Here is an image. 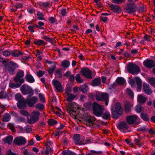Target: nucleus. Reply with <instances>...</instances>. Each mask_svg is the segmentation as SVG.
<instances>
[{"mask_svg": "<svg viewBox=\"0 0 155 155\" xmlns=\"http://www.w3.org/2000/svg\"><path fill=\"white\" fill-rule=\"evenodd\" d=\"M2 63L4 65L5 71L8 72L11 75L15 74L16 69L19 67L17 64L12 61H7L4 60Z\"/></svg>", "mask_w": 155, "mask_h": 155, "instance_id": "obj_1", "label": "nucleus"}, {"mask_svg": "<svg viewBox=\"0 0 155 155\" xmlns=\"http://www.w3.org/2000/svg\"><path fill=\"white\" fill-rule=\"evenodd\" d=\"M123 112V110L120 103H116L115 106V110L114 109H111V113L112 117L114 119H117L121 116Z\"/></svg>", "mask_w": 155, "mask_h": 155, "instance_id": "obj_2", "label": "nucleus"}, {"mask_svg": "<svg viewBox=\"0 0 155 155\" xmlns=\"http://www.w3.org/2000/svg\"><path fill=\"white\" fill-rule=\"evenodd\" d=\"M92 108L93 113L95 116L100 117L102 115L104 108L101 105L94 102L92 105Z\"/></svg>", "mask_w": 155, "mask_h": 155, "instance_id": "obj_3", "label": "nucleus"}, {"mask_svg": "<svg viewBox=\"0 0 155 155\" xmlns=\"http://www.w3.org/2000/svg\"><path fill=\"white\" fill-rule=\"evenodd\" d=\"M95 97L97 100L99 101H105V105H108L109 102V97L107 93H103L96 91Z\"/></svg>", "mask_w": 155, "mask_h": 155, "instance_id": "obj_4", "label": "nucleus"}, {"mask_svg": "<svg viewBox=\"0 0 155 155\" xmlns=\"http://www.w3.org/2000/svg\"><path fill=\"white\" fill-rule=\"evenodd\" d=\"M20 91L23 94H28L27 97H31L34 94V91L32 88L26 84H24L21 86Z\"/></svg>", "mask_w": 155, "mask_h": 155, "instance_id": "obj_5", "label": "nucleus"}, {"mask_svg": "<svg viewBox=\"0 0 155 155\" xmlns=\"http://www.w3.org/2000/svg\"><path fill=\"white\" fill-rule=\"evenodd\" d=\"M127 70L129 73L132 74L139 73L140 71L139 67L137 64L131 62L128 63L127 66Z\"/></svg>", "mask_w": 155, "mask_h": 155, "instance_id": "obj_6", "label": "nucleus"}, {"mask_svg": "<svg viewBox=\"0 0 155 155\" xmlns=\"http://www.w3.org/2000/svg\"><path fill=\"white\" fill-rule=\"evenodd\" d=\"M137 8V6L134 2L128 3L126 5L124 10L126 13L130 14L136 12Z\"/></svg>", "mask_w": 155, "mask_h": 155, "instance_id": "obj_7", "label": "nucleus"}, {"mask_svg": "<svg viewBox=\"0 0 155 155\" xmlns=\"http://www.w3.org/2000/svg\"><path fill=\"white\" fill-rule=\"evenodd\" d=\"M33 115L30 117V118L28 119V123L32 124L39 120V117L40 113L37 111H35L33 112Z\"/></svg>", "mask_w": 155, "mask_h": 155, "instance_id": "obj_8", "label": "nucleus"}, {"mask_svg": "<svg viewBox=\"0 0 155 155\" xmlns=\"http://www.w3.org/2000/svg\"><path fill=\"white\" fill-rule=\"evenodd\" d=\"M138 118L136 115H130L127 116L126 121L129 124H135V126L139 124L140 123L137 121V119Z\"/></svg>", "mask_w": 155, "mask_h": 155, "instance_id": "obj_9", "label": "nucleus"}, {"mask_svg": "<svg viewBox=\"0 0 155 155\" xmlns=\"http://www.w3.org/2000/svg\"><path fill=\"white\" fill-rule=\"evenodd\" d=\"M24 71L21 70H19L16 75L14 77L13 80L16 83L20 82L22 81L23 83L25 82L24 79L22 78L24 76Z\"/></svg>", "mask_w": 155, "mask_h": 155, "instance_id": "obj_10", "label": "nucleus"}, {"mask_svg": "<svg viewBox=\"0 0 155 155\" xmlns=\"http://www.w3.org/2000/svg\"><path fill=\"white\" fill-rule=\"evenodd\" d=\"M38 99L36 96L32 97H27L26 98V102L28 106L30 107H33L34 104L38 101Z\"/></svg>", "mask_w": 155, "mask_h": 155, "instance_id": "obj_11", "label": "nucleus"}, {"mask_svg": "<svg viewBox=\"0 0 155 155\" xmlns=\"http://www.w3.org/2000/svg\"><path fill=\"white\" fill-rule=\"evenodd\" d=\"M83 76L85 77L88 79H91L92 78V75L91 71L87 67H83L80 72Z\"/></svg>", "mask_w": 155, "mask_h": 155, "instance_id": "obj_12", "label": "nucleus"}, {"mask_svg": "<svg viewBox=\"0 0 155 155\" xmlns=\"http://www.w3.org/2000/svg\"><path fill=\"white\" fill-rule=\"evenodd\" d=\"M26 142L25 138L22 136L16 137L14 139L13 143L17 145L25 144Z\"/></svg>", "mask_w": 155, "mask_h": 155, "instance_id": "obj_13", "label": "nucleus"}, {"mask_svg": "<svg viewBox=\"0 0 155 155\" xmlns=\"http://www.w3.org/2000/svg\"><path fill=\"white\" fill-rule=\"evenodd\" d=\"M83 118L84 119L85 121L92 124L91 125V124L89 125L90 126H93V124H94V122L96 119L94 117L91 116L90 115L84 116Z\"/></svg>", "mask_w": 155, "mask_h": 155, "instance_id": "obj_14", "label": "nucleus"}, {"mask_svg": "<svg viewBox=\"0 0 155 155\" xmlns=\"http://www.w3.org/2000/svg\"><path fill=\"white\" fill-rule=\"evenodd\" d=\"M143 65L145 67L150 69L155 66V63L152 59H147L144 61Z\"/></svg>", "mask_w": 155, "mask_h": 155, "instance_id": "obj_15", "label": "nucleus"}, {"mask_svg": "<svg viewBox=\"0 0 155 155\" xmlns=\"http://www.w3.org/2000/svg\"><path fill=\"white\" fill-rule=\"evenodd\" d=\"M27 103L26 102V99L25 98L18 102L17 103V107L20 109H25L27 107Z\"/></svg>", "mask_w": 155, "mask_h": 155, "instance_id": "obj_16", "label": "nucleus"}, {"mask_svg": "<svg viewBox=\"0 0 155 155\" xmlns=\"http://www.w3.org/2000/svg\"><path fill=\"white\" fill-rule=\"evenodd\" d=\"M124 110L126 113H129L131 111V108L133 105L129 101H126L124 102Z\"/></svg>", "mask_w": 155, "mask_h": 155, "instance_id": "obj_17", "label": "nucleus"}, {"mask_svg": "<svg viewBox=\"0 0 155 155\" xmlns=\"http://www.w3.org/2000/svg\"><path fill=\"white\" fill-rule=\"evenodd\" d=\"M52 82L58 92H59L63 90V88L60 81L57 80H53Z\"/></svg>", "mask_w": 155, "mask_h": 155, "instance_id": "obj_18", "label": "nucleus"}, {"mask_svg": "<svg viewBox=\"0 0 155 155\" xmlns=\"http://www.w3.org/2000/svg\"><path fill=\"white\" fill-rule=\"evenodd\" d=\"M111 10L115 13H119L121 11V9L120 6L117 5L111 4L109 5Z\"/></svg>", "mask_w": 155, "mask_h": 155, "instance_id": "obj_19", "label": "nucleus"}, {"mask_svg": "<svg viewBox=\"0 0 155 155\" xmlns=\"http://www.w3.org/2000/svg\"><path fill=\"white\" fill-rule=\"evenodd\" d=\"M118 128L120 129H127L129 128V126L125 121H122L120 122L117 125Z\"/></svg>", "mask_w": 155, "mask_h": 155, "instance_id": "obj_20", "label": "nucleus"}, {"mask_svg": "<svg viewBox=\"0 0 155 155\" xmlns=\"http://www.w3.org/2000/svg\"><path fill=\"white\" fill-rule=\"evenodd\" d=\"M11 55L13 57H17L20 55H23L24 53L18 50H14L11 51Z\"/></svg>", "mask_w": 155, "mask_h": 155, "instance_id": "obj_21", "label": "nucleus"}, {"mask_svg": "<svg viewBox=\"0 0 155 155\" xmlns=\"http://www.w3.org/2000/svg\"><path fill=\"white\" fill-rule=\"evenodd\" d=\"M25 78L26 81L30 83H33L35 81L34 78L30 74H26L25 75Z\"/></svg>", "mask_w": 155, "mask_h": 155, "instance_id": "obj_22", "label": "nucleus"}, {"mask_svg": "<svg viewBox=\"0 0 155 155\" xmlns=\"http://www.w3.org/2000/svg\"><path fill=\"white\" fill-rule=\"evenodd\" d=\"M147 97H143L141 94H139L137 96V101L140 103L142 104L144 103L147 101Z\"/></svg>", "mask_w": 155, "mask_h": 155, "instance_id": "obj_23", "label": "nucleus"}, {"mask_svg": "<svg viewBox=\"0 0 155 155\" xmlns=\"http://www.w3.org/2000/svg\"><path fill=\"white\" fill-rule=\"evenodd\" d=\"M34 44L35 45H42L45 46L46 45V44L44 41L41 39H35L34 41Z\"/></svg>", "mask_w": 155, "mask_h": 155, "instance_id": "obj_24", "label": "nucleus"}, {"mask_svg": "<svg viewBox=\"0 0 155 155\" xmlns=\"http://www.w3.org/2000/svg\"><path fill=\"white\" fill-rule=\"evenodd\" d=\"M101 84V80L100 78H95L93 80L92 85L94 86H97L100 85Z\"/></svg>", "mask_w": 155, "mask_h": 155, "instance_id": "obj_25", "label": "nucleus"}, {"mask_svg": "<svg viewBox=\"0 0 155 155\" xmlns=\"http://www.w3.org/2000/svg\"><path fill=\"white\" fill-rule=\"evenodd\" d=\"M22 84H23L22 81H21V83H17L16 84L11 83L9 84V87L12 88H17L20 87Z\"/></svg>", "mask_w": 155, "mask_h": 155, "instance_id": "obj_26", "label": "nucleus"}, {"mask_svg": "<svg viewBox=\"0 0 155 155\" xmlns=\"http://www.w3.org/2000/svg\"><path fill=\"white\" fill-rule=\"evenodd\" d=\"M135 81L136 82L138 89L140 90L142 87V81L140 78L139 77H136Z\"/></svg>", "mask_w": 155, "mask_h": 155, "instance_id": "obj_27", "label": "nucleus"}, {"mask_svg": "<svg viewBox=\"0 0 155 155\" xmlns=\"http://www.w3.org/2000/svg\"><path fill=\"white\" fill-rule=\"evenodd\" d=\"M74 141H75V143L78 145H81V143L80 142V135L79 134H76L73 137Z\"/></svg>", "mask_w": 155, "mask_h": 155, "instance_id": "obj_28", "label": "nucleus"}, {"mask_svg": "<svg viewBox=\"0 0 155 155\" xmlns=\"http://www.w3.org/2000/svg\"><path fill=\"white\" fill-rule=\"evenodd\" d=\"M140 116L143 120L149 121V117L147 113H142L140 114Z\"/></svg>", "mask_w": 155, "mask_h": 155, "instance_id": "obj_29", "label": "nucleus"}, {"mask_svg": "<svg viewBox=\"0 0 155 155\" xmlns=\"http://www.w3.org/2000/svg\"><path fill=\"white\" fill-rule=\"evenodd\" d=\"M11 119V116L10 114L7 113H5L3 115V117L2 121L5 122L9 121Z\"/></svg>", "mask_w": 155, "mask_h": 155, "instance_id": "obj_30", "label": "nucleus"}, {"mask_svg": "<svg viewBox=\"0 0 155 155\" xmlns=\"http://www.w3.org/2000/svg\"><path fill=\"white\" fill-rule=\"evenodd\" d=\"M67 97L66 98V100L69 102L72 101L76 97V96L73 95L71 93L67 94Z\"/></svg>", "mask_w": 155, "mask_h": 155, "instance_id": "obj_31", "label": "nucleus"}, {"mask_svg": "<svg viewBox=\"0 0 155 155\" xmlns=\"http://www.w3.org/2000/svg\"><path fill=\"white\" fill-rule=\"evenodd\" d=\"M116 81L118 84L120 85H123L126 82L125 79L122 77L117 78Z\"/></svg>", "mask_w": 155, "mask_h": 155, "instance_id": "obj_32", "label": "nucleus"}, {"mask_svg": "<svg viewBox=\"0 0 155 155\" xmlns=\"http://www.w3.org/2000/svg\"><path fill=\"white\" fill-rule=\"evenodd\" d=\"M13 137L11 135H9L6 137L4 140L5 142L8 143V144H10L13 140Z\"/></svg>", "mask_w": 155, "mask_h": 155, "instance_id": "obj_33", "label": "nucleus"}, {"mask_svg": "<svg viewBox=\"0 0 155 155\" xmlns=\"http://www.w3.org/2000/svg\"><path fill=\"white\" fill-rule=\"evenodd\" d=\"M102 118L105 120L109 118L110 116V112L108 111H106L102 114Z\"/></svg>", "mask_w": 155, "mask_h": 155, "instance_id": "obj_34", "label": "nucleus"}, {"mask_svg": "<svg viewBox=\"0 0 155 155\" xmlns=\"http://www.w3.org/2000/svg\"><path fill=\"white\" fill-rule=\"evenodd\" d=\"M87 85L85 84L84 85L81 86L79 88V90L83 93H87Z\"/></svg>", "mask_w": 155, "mask_h": 155, "instance_id": "obj_35", "label": "nucleus"}, {"mask_svg": "<svg viewBox=\"0 0 155 155\" xmlns=\"http://www.w3.org/2000/svg\"><path fill=\"white\" fill-rule=\"evenodd\" d=\"M70 61L67 60H64L61 62V65L64 68L68 67L70 65Z\"/></svg>", "mask_w": 155, "mask_h": 155, "instance_id": "obj_36", "label": "nucleus"}, {"mask_svg": "<svg viewBox=\"0 0 155 155\" xmlns=\"http://www.w3.org/2000/svg\"><path fill=\"white\" fill-rule=\"evenodd\" d=\"M68 110H69L70 112H72V113H74L75 114H76V111L74 110V107H73V104L72 103H69L68 105L67 106Z\"/></svg>", "mask_w": 155, "mask_h": 155, "instance_id": "obj_37", "label": "nucleus"}, {"mask_svg": "<svg viewBox=\"0 0 155 155\" xmlns=\"http://www.w3.org/2000/svg\"><path fill=\"white\" fill-rule=\"evenodd\" d=\"M8 97V94L5 91L2 90L0 92V99H3L7 98Z\"/></svg>", "mask_w": 155, "mask_h": 155, "instance_id": "obj_38", "label": "nucleus"}, {"mask_svg": "<svg viewBox=\"0 0 155 155\" xmlns=\"http://www.w3.org/2000/svg\"><path fill=\"white\" fill-rule=\"evenodd\" d=\"M63 155H76L74 152L71 151L65 150L62 152Z\"/></svg>", "mask_w": 155, "mask_h": 155, "instance_id": "obj_39", "label": "nucleus"}, {"mask_svg": "<svg viewBox=\"0 0 155 155\" xmlns=\"http://www.w3.org/2000/svg\"><path fill=\"white\" fill-rule=\"evenodd\" d=\"M40 6L46 8L47 7H51V5L50 3L47 2H42L40 5Z\"/></svg>", "mask_w": 155, "mask_h": 155, "instance_id": "obj_40", "label": "nucleus"}, {"mask_svg": "<svg viewBox=\"0 0 155 155\" xmlns=\"http://www.w3.org/2000/svg\"><path fill=\"white\" fill-rule=\"evenodd\" d=\"M24 98L22 97V95L20 93L17 94L15 95V99L18 102L20 100H22Z\"/></svg>", "mask_w": 155, "mask_h": 155, "instance_id": "obj_41", "label": "nucleus"}, {"mask_svg": "<svg viewBox=\"0 0 155 155\" xmlns=\"http://www.w3.org/2000/svg\"><path fill=\"white\" fill-rule=\"evenodd\" d=\"M76 81L78 83H81L83 82V79H81L79 74H77L75 77Z\"/></svg>", "mask_w": 155, "mask_h": 155, "instance_id": "obj_42", "label": "nucleus"}, {"mask_svg": "<svg viewBox=\"0 0 155 155\" xmlns=\"http://www.w3.org/2000/svg\"><path fill=\"white\" fill-rule=\"evenodd\" d=\"M127 94L131 97L133 98L134 97V94L132 90L130 88H127L126 90Z\"/></svg>", "mask_w": 155, "mask_h": 155, "instance_id": "obj_43", "label": "nucleus"}, {"mask_svg": "<svg viewBox=\"0 0 155 155\" xmlns=\"http://www.w3.org/2000/svg\"><path fill=\"white\" fill-rule=\"evenodd\" d=\"M143 107L140 105L136 106L135 107V111L138 113H140L142 110Z\"/></svg>", "mask_w": 155, "mask_h": 155, "instance_id": "obj_44", "label": "nucleus"}, {"mask_svg": "<svg viewBox=\"0 0 155 155\" xmlns=\"http://www.w3.org/2000/svg\"><path fill=\"white\" fill-rule=\"evenodd\" d=\"M57 121L54 119H50L48 120V123L51 126L54 125L57 123Z\"/></svg>", "mask_w": 155, "mask_h": 155, "instance_id": "obj_45", "label": "nucleus"}, {"mask_svg": "<svg viewBox=\"0 0 155 155\" xmlns=\"http://www.w3.org/2000/svg\"><path fill=\"white\" fill-rule=\"evenodd\" d=\"M53 150L49 146L47 145L46 147V150L45 151V153L46 155H48L49 153L52 152Z\"/></svg>", "mask_w": 155, "mask_h": 155, "instance_id": "obj_46", "label": "nucleus"}, {"mask_svg": "<svg viewBox=\"0 0 155 155\" xmlns=\"http://www.w3.org/2000/svg\"><path fill=\"white\" fill-rule=\"evenodd\" d=\"M56 68V65H54L52 66L51 68H49L48 71V72L50 74H52Z\"/></svg>", "mask_w": 155, "mask_h": 155, "instance_id": "obj_47", "label": "nucleus"}, {"mask_svg": "<svg viewBox=\"0 0 155 155\" xmlns=\"http://www.w3.org/2000/svg\"><path fill=\"white\" fill-rule=\"evenodd\" d=\"M36 108L39 110H42L45 108V106L44 104L38 103L35 106Z\"/></svg>", "mask_w": 155, "mask_h": 155, "instance_id": "obj_48", "label": "nucleus"}, {"mask_svg": "<svg viewBox=\"0 0 155 155\" xmlns=\"http://www.w3.org/2000/svg\"><path fill=\"white\" fill-rule=\"evenodd\" d=\"M38 97L40 101L42 103H44L45 101V98L44 95L41 93H39L38 94Z\"/></svg>", "mask_w": 155, "mask_h": 155, "instance_id": "obj_49", "label": "nucleus"}, {"mask_svg": "<svg viewBox=\"0 0 155 155\" xmlns=\"http://www.w3.org/2000/svg\"><path fill=\"white\" fill-rule=\"evenodd\" d=\"M21 114L25 116H29V113L26 111L24 110H21L20 111Z\"/></svg>", "mask_w": 155, "mask_h": 155, "instance_id": "obj_50", "label": "nucleus"}, {"mask_svg": "<svg viewBox=\"0 0 155 155\" xmlns=\"http://www.w3.org/2000/svg\"><path fill=\"white\" fill-rule=\"evenodd\" d=\"M2 54L5 57L11 55V51L9 50H6L2 52Z\"/></svg>", "mask_w": 155, "mask_h": 155, "instance_id": "obj_51", "label": "nucleus"}, {"mask_svg": "<svg viewBox=\"0 0 155 155\" xmlns=\"http://www.w3.org/2000/svg\"><path fill=\"white\" fill-rule=\"evenodd\" d=\"M48 20L49 22L51 24L57 21V20L53 17H49Z\"/></svg>", "mask_w": 155, "mask_h": 155, "instance_id": "obj_52", "label": "nucleus"}, {"mask_svg": "<svg viewBox=\"0 0 155 155\" xmlns=\"http://www.w3.org/2000/svg\"><path fill=\"white\" fill-rule=\"evenodd\" d=\"M128 83L132 87H134L135 86V82L133 79H130L128 81Z\"/></svg>", "mask_w": 155, "mask_h": 155, "instance_id": "obj_53", "label": "nucleus"}, {"mask_svg": "<svg viewBox=\"0 0 155 155\" xmlns=\"http://www.w3.org/2000/svg\"><path fill=\"white\" fill-rule=\"evenodd\" d=\"M24 130H25L27 133H29L30 132V131H32V129L29 127V125H27L24 127Z\"/></svg>", "mask_w": 155, "mask_h": 155, "instance_id": "obj_54", "label": "nucleus"}, {"mask_svg": "<svg viewBox=\"0 0 155 155\" xmlns=\"http://www.w3.org/2000/svg\"><path fill=\"white\" fill-rule=\"evenodd\" d=\"M84 106L85 108L89 109L91 106V102L90 101L84 103Z\"/></svg>", "mask_w": 155, "mask_h": 155, "instance_id": "obj_55", "label": "nucleus"}, {"mask_svg": "<svg viewBox=\"0 0 155 155\" xmlns=\"http://www.w3.org/2000/svg\"><path fill=\"white\" fill-rule=\"evenodd\" d=\"M60 13L63 17L66 16L67 13L66 9L65 8L62 9L61 10Z\"/></svg>", "mask_w": 155, "mask_h": 155, "instance_id": "obj_56", "label": "nucleus"}, {"mask_svg": "<svg viewBox=\"0 0 155 155\" xmlns=\"http://www.w3.org/2000/svg\"><path fill=\"white\" fill-rule=\"evenodd\" d=\"M45 72L44 71L39 70L37 73V75L39 77H41L45 74Z\"/></svg>", "mask_w": 155, "mask_h": 155, "instance_id": "obj_57", "label": "nucleus"}, {"mask_svg": "<svg viewBox=\"0 0 155 155\" xmlns=\"http://www.w3.org/2000/svg\"><path fill=\"white\" fill-rule=\"evenodd\" d=\"M147 126H143V127H140L138 128L137 130L138 131H147L148 130V129L146 130V127Z\"/></svg>", "mask_w": 155, "mask_h": 155, "instance_id": "obj_58", "label": "nucleus"}, {"mask_svg": "<svg viewBox=\"0 0 155 155\" xmlns=\"http://www.w3.org/2000/svg\"><path fill=\"white\" fill-rule=\"evenodd\" d=\"M145 93L148 95L152 93V91L150 89V88H148L143 89Z\"/></svg>", "mask_w": 155, "mask_h": 155, "instance_id": "obj_59", "label": "nucleus"}, {"mask_svg": "<svg viewBox=\"0 0 155 155\" xmlns=\"http://www.w3.org/2000/svg\"><path fill=\"white\" fill-rule=\"evenodd\" d=\"M150 83L152 85L155 84V79L153 77L150 78L149 79Z\"/></svg>", "mask_w": 155, "mask_h": 155, "instance_id": "obj_60", "label": "nucleus"}, {"mask_svg": "<svg viewBox=\"0 0 155 155\" xmlns=\"http://www.w3.org/2000/svg\"><path fill=\"white\" fill-rule=\"evenodd\" d=\"M17 120L18 121V122H25V118H24L23 117H18L17 118Z\"/></svg>", "mask_w": 155, "mask_h": 155, "instance_id": "obj_61", "label": "nucleus"}, {"mask_svg": "<svg viewBox=\"0 0 155 155\" xmlns=\"http://www.w3.org/2000/svg\"><path fill=\"white\" fill-rule=\"evenodd\" d=\"M71 91V87L70 86L68 87L66 89L65 92L66 95L69 94V93Z\"/></svg>", "mask_w": 155, "mask_h": 155, "instance_id": "obj_62", "label": "nucleus"}, {"mask_svg": "<svg viewBox=\"0 0 155 155\" xmlns=\"http://www.w3.org/2000/svg\"><path fill=\"white\" fill-rule=\"evenodd\" d=\"M116 85V84L114 83L113 84H111L108 87V89L110 90H112V89H114Z\"/></svg>", "mask_w": 155, "mask_h": 155, "instance_id": "obj_63", "label": "nucleus"}, {"mask_svg": "<svg viewBox=\"0 0 155 155\" xmlns=\"http://www.w3.org/2000/svg\"><path fill=\"white\" fill-rule=\"evenodd\" d=\"M144 7L143 6H140L137 10V12H143L144 11Z\"/></svg>", "mask_w": 155, "mask_h": 155, "instance_id": "obj_64", "label": "nucleus"}]
</instances>
